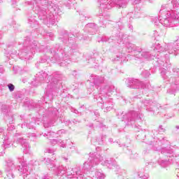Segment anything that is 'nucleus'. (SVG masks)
<instances>
[{
  "label": "nucleus",
  "mask_w": 179,
  "mask_h": 179,
  "mask_svg": "<svg viewBox=\"0 0 179 179\" xmlns=\"http://www.w3.org/2000/svg\"><path fill=\"white\" fill-rule=\"evenodd\" d=\"M8 87L10 92H13V90H15V85H13L12 84H9L8 85Z\"/></svg>",
  "instance_id": "20e7f679"
},
{
  "label": "nucleus",
  "mask_w": 179,
  "mask_h": 179,
  "mask_svg": "<svg viewBox=\"0 0 179 179\" xmlns=\"http://www.w3.org/2000/svg\"><path fill=\"white\" fill-rule=\"evenodd\" d=\"M170 23H171V21L169 19H165L163 22L164 26H170Z\"/></svg>",
  "instance_id": "7ed1b4c3"
},
{
  "label": "nucleus",
  "mask_w": 179,
  "mask_h": 179,
  "mask_svg": "<svg viewBox=\"0 0 179 179\" xmlns=\"http://www.w3.org/2000/svg\"><path fill=\"white\" fill-rule=\"evenodd\" d=\"M96 176L98 179H104L105 178V176L104 174H103L101 172H96Z\"/></svg>",
  "instance_id": "f03ea898"
},
{
  "label": "nucleus",
  "mask_w": 179,
  "mask_h": 179,
  "mask_svg": "<svg viewBox=\"0 0 179 179\" xmlns=\"http://www.w3.org/2000/svg\"><path fill=\"white\" fill-rule=\"evenodd\" d=\"M120 8H125V5H124V6L120 5Z\"/></svg>",
  "instance_id": "39448f33"
},
{
  "label": "nucleus",
  "mask_w": 179,
  "mask_h": 179,
  "mask_svg": "<svg viewBox=\"0 0 179 179\" xmlns=\"http://www.w3.org/2000/svg\"><path fill=\"white\" fill-rule=\"evenodd\" d=\"M170 17L171 24H173L174 26L179 25V13L177 12L171 13Z\"/></svg>",
  "instance_id": "f257e3e1"
}]
</instances>
